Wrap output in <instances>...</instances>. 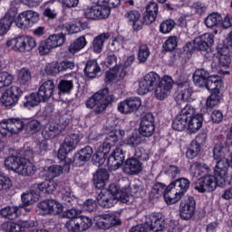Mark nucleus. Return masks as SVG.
<instances>
[{
  "mask_svg": "<svg viewBox=\"0 0 232 232\" xmlns=\"http://www.w3.org/2000/svg\"><path fill=\"white\" fill-rule=\"evenodd\" d=\"M227 169H229V160H221L217 162L214 169V175L206 174L194 183V189L198 193H211L215 191L217 186L219 188L226 186L227 179Z\"/></svg>",
  "mask_w": 232,
  "mask_h": 232,
  "instance_id": "obj_1",
  "label": "nucleus"
},
{
  "mask_svg": "<svg viewBox=\"0 0 232 232\" xmlns=\"http://www.w3.org/2000/svg\"><path fill=\"white\" fill-rule=\"evenodd\" d=\"M110 89L107 87L95 92L91 98L85 102V106L89 110H93L95 115H101L106 111V108L117 102V97L114 94H109Z\"/></svg>",
  "mask_w": 232,
  "mask_h": 232,
  "instance_id": "obj_2",
  "label": "nucleus"
},
{
  "mask_svg": "<svg viewBox=\"0 0 232 232\" xmlns=\"http://www.w3.org/2000/svg\"><path fill=\"white\" fill-rule=\"evenodd\" d=\"M193 82L198 88H207V90H215L218 86L224 84L220 76H210L209 72L204 69H198L194 72Z\"/></svg>",
  "mask_w": 232,
  "mask_h": 232,
  "instance_id": "obj_3",
  "label": "nucleus"
},
{
  "mask_svg": "<svg viewBox=\"0 0 232 232\" xmlns=\"http://www.w3.org/2000/svg\"><path fill=\"white\" fill-rule=\"evenodd\" d=\"M189 186H191V181L187 178H179L170 182L169 188H170V189H176V192L174 198L170 195H165V201L167 204H177V202H179V200L188 193Z\"/></svg>",
  "mask_w": 232,
  "mask_h": 232,
  "instance_id": "obj_4",
  "label": "nucleus"
},
{
  "mask_svg": "<svg viewBox=\"0 0 232 232\" xmlns=\"http://www.w3.org/2000/svg\"><path fill=\"white\" fill-rule=\"evenodd\" d=\"M6 46H12L14 52H32L37 46V42L32 36L22 35L6 42Z\"/></svg>",
  "mask_w": 232,
  "mask_h": 232,
  "instance_id": "obj_5",
  "label": "nucleus"
},
{
  "mask_svg": "<svg viewBox=\"0 0 232 232\" xmlns=\"http://www.w3.org/2000/svg\"><path fill=\"white\" fill-rule=\"evenodd\" d=\"M195 115V107L187 104L176 116L172 122V128L176 131H184L188 128V121Z\"/></svg>",
  "mask_w": 232,
  "mask_h": 232,
  "instance_id": "obj_6",
  "label": "nucleus"
},
{
  "mask_svg": "<svg viewBox=\"0 0 232 232\" xmlns=\"http://www.w3.org/2000/svg\"><path fill=\"white\" fill-rule=\"evenodd\" d=\"M161 80L160 75L155 72L145 74L140 81L138 93L140 95H146L149 92H153Z\"/></svg>",
  "mask_w": 232,
  "mask_h": 232,
  "instance_id": "obj_7",
  "label": "nucleus"
},
{
  "mask_svg": "<svg viewBox=\"0 0 232 232\" xmlns=\"http://www.w3.org/2000/svg\"><path fill=\"white\" fill-rule=\"evenodd\" d=\"M173 84H175L173 78H171V76L164 75L154 88L155 98L158 101L168 99L169 93H171V90H173Z\"/></svg>",
  "mask_w": 232,
  "mask_h": 232,
  "instance_id": "obj_8",
  "label": "nucleus"
},
{
  "mask_svg": "<svg viewBox=\"0 0 232 232\" xmlns=\"http://www.w3.org/2000/svg\"><path fill=\"white\" fill-rule=\"evenodd\" d=\"M23 96V90L17 86H11L5 91L1 97V102L6 108L10 106H15L19 100Z\"/></svg>",
  "mask_w": 232,
  "mask_h": 232,
  "instance_id": "obj_9",
  "label": "nucleus"
},
{
  "mask_svg": "<svg viewBox=\"0 0 232 232\" xmlns=\"http://www.w3.org/2000/svg\"><path fill=\"white\" fill-rule=\"evenodd\" d=\"M39 21V14L34 11H25L21 13L15 20L16 26L21 30L32 28Z\"/></svg>",
  "mask_w": 232,
  "mask_h": 232,
  "instance_id": "obj_10",
  "label": "nucleus"
},
{
  "mask_svg": "<svg viewBox=\"0 0 232 232\" xmlns=\"http://www.w3.org/2000/svg\"><path fill=\"white\" fill-rule=\"evenodd\" d=\"M96 226L99 229H110L115 226H121V219L114 214H102L95 216Z\"/></svg>",
  "mask_w": 232,
  "mask_h": 232,
  "instance_id": "obj_11",
  "label": "nucleus"
},
{
  "mask_svg": "<svg viewBox=\"0 0 232 232\" xmlns=\"http://www.w3.org/2000/svg\"><path fill=\"white\" fill-rule=\"evenodd\" d=\"M197 209V201L195 198L189 196L185 201H181L179 205V217L182 220H190L195 215Z\"/></svg>",
  "mask_w": 232,
  "mask_h": 232,
  "instance_id": "obj_12",
  "label": "nucleus"
},
{
  "mask_svg": "<svg viewBox=\"0 0 232 232\" xmlns=\"http://www.w3.org/2000/svg\"><path fill=\"white\" fill-rule=\"evenodd\" d=\"M139 131L142 137H151L155 133V117L153 114L149 112L142 117Z\"/></svg>",
  "mask_w": 232,
  "mask_h": 232,
  "instance_id": "obj_13",
  "label": "nucleus"
},
{
  "mask_svg": "<svg viewBox=\"0 0 232 232\" xmlns=\"http://www.w3.org/2000/svg\"><path fill=\"white\" fill-rule=\"evenodd\" d=\"M213 44H215V35L211 33L201 34L194 40V48L200 52H208Z\"/></svg>",
  "mask_w": 232,
  "mask_h": 232,
  "instance_id": "obj_14",
  "label": "nucleus"
},
{
  "mask_svg": "<svg viewBox=\"0 0 232 232\" xmlns=\"http://www.w3.org/2000/svg\"><path fill=\"white\" fill-rule=\"evenodd\" d=\"M15 15H17V8L11 7L6 11L5 16L0 19V35H5L8 33L14 21H15Z\"/></svg>",
  "mask_w": 232,
  "mask_h": 232,
  "instance_id": "obj_15",
  "label": "nucleus"
},
{
  "mask_svg": "<svg viewBox=\"0 0 232 232\" xmlns=\"http://www.w3.org/2000/svg\"><path fill=\"white\" fill-rule=\"evenodd\" d=\"M124 151L122 149H115L107 160V166L111 171H115L124 164Z\"/></svg>",
  "mask_w": 232,
  "mask_h": 232,
  "instance_id": "obj_16",
  "label": "nucleus"
},
{
  "mask_svg": "<svg viewBox=\"0 0 232 232\" xmlns=\"http://www.w3.org/2000/svg\"><path fill=\"white\" fill-rule=\"evenodd\" d=\"M123 17L125 21L132 26L133 30L137 32L142 30V24H144V16L142 20H140V12H139V10H128L123 14Z\"/></svg>",
  "mask_w": 232,
  "mask_h": 232,
  "instance_id": "obj_17",
  "label": "nucleus"
},
{
  "mask_svg": "<svg viewBox=\"0 0 232 232\" xmlns=\"http://www.w3.org/2000/svg\"><path fill=\"white\" fill-rule=\"evenodd\" d=\"M38 208L47 215H61L63 205L54 199H46L39 203Z\"/></svg>",
  "mask_w": 232,
  "mask_h": 232,
  "instance_id": "obj_18",
  "label": "nucleus"
},
{
  "mask_svg": "<svg viewBox=\"0 0 232 232\" xmlns=\"http://www.w3.org/2000/svg\"><path fill=\"white\" fill-rule=\"evenodd\" d=\"M159 15V4L157 2H150L146 5V12L143 15V23L144 24H151L155 23L157 20V16Z\"/></svg>",
  "mask_w": 232,
  "mask_h": 232,
  "instance_id": "obj_19",
  "label": "nucleus"
},
{
  "mask_svg": "<svg viewBox=\"0 0 232 232\" xmlns=\"http://www.w3.org/2000/svg\"><path fill=\"white\" fill-rule=\"evenodd\" d=\"M54 90L55 83H53V80H47L40 85L37 94L40 95L43 102H46L48 99L53 96Z\"/></svg>",
  "mask_w": 232,
  "mask_h": 232,
  "instance_id": "obj_20",
  "label": "nucleus"
},
{
  "mask_svg": "<svg viewBox=\"0 0 232 232\" xmlns=\"http://www.w3.org/2000/svg\"><path fill=\"white\" fill-rule=\"evenodd\" d=\"M93 155V149L90 146H85L84 148L79 150L73 157L74 164H79L82 166L86 162H90Z\"/></svg>",
  "mask_w": 232,
  "mask_h": 232,
  "instance_id": "obj_21",
  "label": "nucleus"
},
{
  "mask_svg": "<svg viewBox=\"0 0 232 232\" xmlns=\"http://www.w3.org/2000/svg\"><path fill=\"white\" fill-rule=\"evenodd\" d=\"M176 84L179 90H180L179 98L184 102L192 101L193 98H191V96L193 95V89L189 87V82L188 80H182V76H180L179 79L176 82Z\"/></svg>",
  "mask_w": 232,
  "mask_h": 232,
  "instance_id": "obj_22",
  "label": "nucleus"
},
{
  "mask_svg": "<svg viewBox=\"0 0 232 232\" xmlns=\"http://www.w3.org/2000/svg\"><path fill=\"white\" fill-rule=\"evenodd\" d=\"M110 180V173L106 169H98L93 175V186L95 189H103L106 182Z\"/></svg>",
  "mask_w": 232,
  "mask_h": 232,
  "instance_id": "obj_23",
  "label": "nucleus"
},
{
  "mask_svg": "<svg viewBox=\"0 0 232 232\" xmlns=\"http://www.w3.org/2000/svg\"><path fill=\"white\" fill-rule=\"evenodd\" d=\"M123 171L126 175H139L142 171V161L135 160L133 157L128 159L125 161Z\"/></svg>",
  "mask_w": 232,
  "mask_h": 232,
  "instance_id": "obj_24",
  "label": "nucleus"
},
{
  "mask_svg": "<svg viewBox=\"0 0 232 232\" xmlns=\"http://www.w3.org/2000/svg\"><path fill=\"white\" fill-rule=\"evenodd\" d=\"M35 171H37V167H35L32 161L23 158L16 173L23 177H32L33 175H35Z\"/></svg>",
  "mask_w": 232,
  "mask_h": 232,
  "instance_id": "obj_25",
  "label": "nucleus"
},
{
  "mask_svg": "<svg viewBox=\"0 0 232 232\" xmlns=\"http://www.w3.org/2000/svg\"><path fill=\"white\" fill-rule=\"evenodd\" d=\"M189 171L193 177H200V175L211 174V168L204 162L196 161L190 165Z\"/></svg>",
  "mask_w": 232,
  "mask_h": 232,
  "instance_id": "obj_26",
  "label": "nucleus"
},
{
  "mask_svg": "<svg viewBox=\"0 0 232 232\" xmlns=\"http://www.w3.org/2000/svg\"><path fill=\"white\" fill-rule=\"evenodd\" d=\"M111 37L110 33H102L94 37L92 41V50L94 53H101L104 50V44L108 43Z\"/></svg>",
  "mask_w": 232,
  "mask_h": 232,
  "instance_id": "obj_27",
  "label": "nucleus"
},
{
  "mask_svg": "<svg viewBox=\"0 0 232 232\" xmlns=\"http://www.w3.org/2000/svg\"><path fill=\"white\" fill-rule=\"evenodd\" d=\"M83 72L88 79H95L101 73V66H99L96 60H89L85 64Z\"/></svg>",
  "mask_w": 232,
  "mask_h": 232,
  "instance_id": "obj_28",
  "label": "nucleus"
},
{
  "mask_svg": "<svg viewBox=\"0 0 232 232\" xmlns=\"http://www.w3.org/2000/svg\"><path fill=\"white\" fill-rule=\"evenodd\" d=\"M96 200L98 202V204L101 206V208H113L114 204H117V199L115 198V197L113 195H110L107 194L106 192H102L101 191L97 198Z\"/></svg>",
  "mask_w": 232,
  "mask_h": 232,
  "instance_id": "obj_29",
  "label": "nucleus"
},
{
  "mask_svg": "<svg viewBox=\"0 0 232 232\" xmlns=\"http://www.w3.org/2000/svg\"><path fill=\"white\" fill-rule=\"evenodd\" d=\"M220 88H222V86H218L215 89H208V92H211V94L207 99V108H215V106H218L220 104V101H222V92H220Z\"/></svg>",
  "mask_w": 232,
  "mask_h": 232,
  "instance_id": "obj_30",
  "label": "nucleus"
},
{
  "mask_svg": "<svg viewBox=\"0 0 232 232\" xmlns=\"http://www.w3.org/2000/svg\"><path fill=\"white\" fill-rule=\"evenodd\" d=\"M79 142H81V136H79V134L72 133L65 137L61 146L65 150V151L72 153V151L77 148Z\"/></svg>",
  "mask_w": 232,
  "mask_h": 232,
  "instance_id": "obj_31",
  "label": "nucleus"
},
{
  "mask_svg": "<svg viewBox=\"0 0 232 232\" xmlns=\"http://www.w3.org/2000/svg\"><path fill=\"white\" fill-rule=\"evenodd\" d=\"M119 142V135H117V130H111L104 141L102 142V148L104 153H109L110 150H111L112 146H115Z\"/></svg>",
  "mask_w": 232,
  "mask_h": 232,
  "instance_id": "obj_32",
  "label": "nucleus"
},
{
  "mask_svg": "<svg viewBox=\"0 0 232 232\" xmlns=\"http://www.w3.org/2000/svg\"><path fill=\"white\" fill-rule=\"evenodd\" d=\"M60 194L64 206H67V208H73V206H75V197H73L72 188H70V186L65 185L63 187Z\"/></svg>",
  "mask_w": 232,
  "mask_h": 232,
  "instance_id": "obj_33",
  "label": "nucleus"
},
{
  "mask_svg": "<svg viewBox=\"0 0 232 232\" xmlns=\"http://www.w3.org/2000/svg\"><path fill=\"white\" fill-rule=\"evenodd\" d=\"M40 192L35 188V184L31 188L30 191L27 193L22 194V204L23 206H31L39 200Z\"/></svg>",
  "mask_w": 232,
  "mask_h": 232,
  "instance_id": "obj_34",
  "label": "nucleus"
},
{
  "mask_svg": "<svg viewBox=\"0 0 232 232\" xmlns=\"http://www.w3.org/2000/svg\"><path fill=\"white\" fill-rule=\"evenodd\" d=\"M61 133V129L57 123H49L42 130V137L45 140H50L51 139H55L57 135Z\"/></svg>",
  "mask_w": 232,
  "mask_h": 232,
  "instance_id": "obj_35",
  "label": "nucleus"
},
{
  "mask_svg": "<svg viewBox=\"0 0 232 232\" xmlns=\"http://www.w3.org/2000/svg\"><path fill=\"white\" fill-rule=\"evenodd\" d=\"M202 122H204L202 114H194L188 118L187 126L190 133H197V131L202 128Z\"/></svg>",
  "mask_w": 232,
  "mask_h": 232,
  "instance_id": "obj_36",
  "label": "nucleus"
},
{
  "mask_svg": "<svg viewBox=\"0 0 232 232\" xmlns=\"http://www.w3.org/2000/svg\"><path fill=\"white\" fill-rule=\"evenodd\" d=\"M0 215L3 218L7 220H16L19 217V207L7 206L0 209Z\"/></svg>",
  "mask_w": 232,
  "mask_h": 232,
  "instance_id": "obj_37",
  "label": "nucleus"
},
{
  "mask_svg": "<svg viewBox=\"0 0 232 232\" xmlns=\"http://www.w3.org/2000/svg\"><path fill=\"white\" fill-rule=\"evenodd\" d=\"M34 188L38 189L39 193H47L48 195L53 193L57 189V183L49 179L39 184H34Z\"/></svg>",
  "mask_w": 232,
  "mask_h": 232,
  "instance_id": "obj_38",
  "label": "nucleus"
},
{
  "mask_svg": "<svg viewBox=\"0 0 232 232\" xmlns=\"http://www.w3.org/2000/svg\"><path fill=\"white\" fill-rule=\"evenodd\" d=\"M47 43L49 46L53 50V48H57L58 46H63L64 44V41H66V33H60L57 34H51L47 39Z\"/></svg>",
  "mask_w": 232,
  "mask_h": 232,
  "instance_id": "obj_39",
  "label": "nucleus"
},
{
  "mask_svg": "<svg viewBox=\"0 0 232 232\" xmlns=\"http://www.w3.org/2000/svg\"><path fill=\"white\" fill-rule=\"evenodd\" d=\"M47 43L49 46L53 50V48H57L58 46H63L64 44V41H66V33H60L57 34H51L47 39Z\"/></svg>",
  "mask_w": 232,
  "mask_h": 232,
  "instance_id": "obj_40",
  "label": "nucleus"
},
{
  "mask_svg": "<svg viewBox=\"0 0 232 232\" xmlns=\"http://www.w3.org/2000/svg\"><path fill=\"white\" fill-rule=\"evenodd\" d=\"M23 159L24 158H21V156H9L5 160V166L7 169H11L12 171H14V173H17Z\"/></svg>",
  "mask_w": 232,
  "mask_h": 232,
  "instance_id": "obj_41",
  "label": "nucleus"
},
{
  "mask_svg": "<svg viewBox=\"0 0 232 232\" xmlns=\"http://www.w3.org/2000/svg\"><path fill=\"white\" fill-rule=\"evenodd\" d=\"M226 151H227V147L226 146V142L224 141H218L216 143L214 149H213V157L215 160H227V159L224 158V155H226Z\"/></svg>",
  "mask_w": 232,
  "mask_h": 232,
  "instance_id": "obj_42",
  "label": "nucleus"
},
{
  "mask_svg": "<svg viewBox=\"0 0 232 232\" xmlns=\"http://www.w3.org/2000/svg\"><path fill=\"white\" fill-rule=\"evenodd\" d=\"M205 24L208 28H215L222 25V15L218 13H212L205 19Z\"/></svg>",
  "mask_w": 232,
  "mask_h": 232,
  "instance_id": "obj_43",
  "label": "nucleus"
},
{
  "mask_svg": "<svg viewBox=\"0 0 232 232\" xmlns=\"http://www.w3.org/2000/svg\"><path fill=\"white\" fill-rule=\"evenodd\" d=\"M43 102V99L41 96L35 92H33L27 96H25V101L24 102V108H35V106H39V104Z\"/></svg>",
  "mask_w": 232,
  "mask_h": 232,
  "instance_id": "obj_44",
  "label": "nucleus"
},
{
  "mask_svg": "<svg viewBox=\"0 0 232 232\" xmlns=\"http://www.w3.org/2000/svg\"><path fill=\"white\" fill-rule=\"evenodd\" d=\"M10 123V135H17L20 131L24 130L25 123L19 118L9 119Z\"/></svg>",
  "mask_w": 232,
  "mask_h": 232,
  "instance_id": "obj_45",
  "label": "nucleus"
},
{
  "mask_svg": "<svg viewBox=\"0 0 232 232\" xmlns=\"http://www.w3.org/2000/svg\"><path fill=\"white\" fill-rule=\"evenodd\" d=\"M170 191L171 188H169V186L166 187L162 183H156L151 188V193L156 196V198L162 197V195L164 196V198H166V195H169Z\"/></svg>",
  "mask_w": 232,
  "mask_h": 232,
  "instance_id": "obj_46",
  "label": "nucleus"
},
{
  "mask_svg": "<svg viewBox=\"0 0 232 232\" xmlns=\"http://www.w3.org/2000/svg\"><path fill=\"white\" fill-rule=\"evenodd\" d=\"M41 128H43V125L41 124V121L37 120H31L24 125V130L26 133H29V135H35V133H39V131H41Z\"/></svg>",
  "mask_w": 232,
  "mask_h": 232,
  "instance_id": "obj_47",
  "label": "nucleus"
},
{
  "mask_svg": "<svg viewBox=\"0 0 232 232\" xmlns=\"http://www.w3.org/2000/svg\"><path fill=\"white\" fill-rule=\"evenodd\" d=\"M87 44L88 42H86V38L84 36H80L70 44L68 50L70 53H77V52H81V50H82Z\"/></svg>",
  "mask_w": 232,
  "mask_h": 232,
  "instance_id": "obj_48",
  "label": "nucleus"
},
{
  "mask_svg": "<svg viewBox=\"0 0 232 232\" xmlns=\"http://www.w3.org/2000/svg\"><path fill=\"white\" fill-rule=\"evenodd\" d=\"M150 55H151V52H150V47H148V44H141L139 46V52H138V61L141 64H144L148 59H150Z\"/></svg>",
  "mask_w": 232,
  "mask_h": 232,
  "instance_id": "obj_49",
  "label": "nucleus"
},
{
  "mask_svg": "<svg viewBox=\"0 0 232 232\" xmlns=\"http://www.w3.org/2000/svg\"><path fill=\"white\" fill-rule=\"evenodd\" d=\"M73 90V81L72 80H61L58 83V93L61 95L66 94V93H71L72 91Z\"/></svg>",
  "mask_w": 232,
  "mask_h": 232,
  "instance_id": "obj_50",
  "label": "nucleus"
},
{
  "mask_svg": "<svg viewBox=\"0 0 232 232\" xmlns=\"http://www.w3.org/2000/svg\"><path fill=\"white\" fill-rule=\"evenodd\" d=\"M200 153V144L197 141H191L186 151V157L188 160H193L195 157H198Z\"/></svg>",
  "mask_w": 232,
  "mask_h": 232,
  "instance_id": "obj_51",
  "label": "nucleus"
},
{
  "mask_svg": "<svg viewBox=\"0 0 232 232\" xmlns=\"http://www.w3.org/2000/svg\"><path fill=\"white\" fill-rule=\"evenodd\" d=\"M45 171L48 179H53L59 177L63 173V169L60 165H52L45 168Z\"/></svg>",
  "mask_w": 232,
  "mask_h": 232,
  "instance_id": "obj_52",
  "label": "nucleus"
},
{
  "mask_svg": "<svg viewBox=\"0 0 232 232\" xmlns=\"http://www.w3.org/2000/svg\"><path fill=\"white\" fill-rule=\"evenodd\" d=\"M97 8L98 21H102L110 17V14H111V11L110 10V7L108 5H105V4H100L98 0Z\"/></svg>",
  "mask_w": 232,
  "mask_h": 232,
  "instance_id": "obj_53",
  "label": "nucleus"
},
{
  "mask_svg": "<svg viewBox=\"0 0 232 232\" xmlns=\"http://www.w3.org/2000/svg\"><path fill=\"white\" fill-rule=\"evenodd\" d=\"M30 81H32V73L28 69H22L18 74V82L22 86H26V84H30Z\"/></svg>",
  "mask_w": 232,
  "mask_h": 232,
  "instance_id": "obj_54",
  "label": "nucleus"
},
{
  "mask_svg": "<svg viewBox=\"0 0 232 232\" xmlns=\"http://www.w3.org/2000/svg\"><path fill=\"white\" fill-rule=\"evenodd\" d=\"M76 220L78 222V227H80V232L90 229L92 224V218L86 216H80L79 218H76Z\"/></svg>",
  "mask_w": 232,
  "mask_h": 232,
  "instance_id": "obj_55",
  "label": "nucleus"
},
{
  "mask_svg": "<svg viewBox=\"0 0 232 232\" xmlns=\"http://www.w3.org/2000/svg\"><path fill=\"white\" fill-rule=\"evenodd\" d=\"M175 20L173 19H167L164 20L160 24V32L161 34H170L173 28L176 26Z\"/></svg>",
  "mask_w": 232,
  "mask_h": 232,
  "instance_id": "obj_56",
  "label": "nucleus"
},
{
  "mask_svg": "<svg viewBox=\"0 0 232 232\" xmlns=\"http://www.w3.org/2000/svg\"><path fill=\"white\" fill-rule=\"evenodd\" d=\"M114 198L116 199V204L118 201L122 202V204H130L133 198L128 193V189L121 188Z\"/></svg>",
  "mask_w": 232,
  "mask_h": 232,
  "instance_id": "obj_57",
  "label": "nucleus"
},
{
  "mask_svg": "<svg viewBox=\"0 0 232 232\" xmlns=\"http://www.w3.org/2000/svg\"><path fill=\"white\" fill-rule=\"evenodd\" d=\"M84 17L86 19H90L91 21H99V12L97 8V5L92 7L86 8L83 13Z\"/></svg>",
  "mask_w": 232,
  "mask_h": 232,
  "instance_id": "obj_58",
  "label": "nucleus"
},
{
  "mask_svg": "<svg viewBox=\"0 0 232 232\" xmlns=\"http://www.w3.org/2000/svg\"><path fill=\"white\" fill-rule=\"evenodd\" d=\"M14 82V76L6 72H0V89L10 86Z\"/></svg>",
  "mask_w": 232,
  "mask_h": 232,
  "instance_id": "obj_59",
  "label": "nucleus"
},
{
  "mask_svg": "<svg viewBox=\"0 0 232 232\" xmlns=\"http://www.w3.org/2000/svg\"><path fill=\"white\" fill-rule=\"evenodd\" d=\"M126 143L131 148H137V146H140V144H142V137L138 133L132 134L126 140Z\"/></svg>",
  "mask_w": 232,
  "mask_h": 232,
  "instance_id": "obj_60",
  "label": "nucleus"
},
{
  "mask_svg": "<svg viewBox=\"0 0 232 232\" xmlns=\"http://www.w3.org/2000/svg\"><path fill=\"white\" fill-rule=\"evenodd\" d=\"M44 72L47 75H57V73H61L59 69V62H53L51 63H47L44 68Z\"/></svg>",
  "mask_w": 232,
  "mask_h": 232,
  "instance_id": "obj_61",
  "label": "nucleus"
},
{
  "mask_svg": "<svg viewBox=\"0 0 232 232\" xmlns=\"http://www.w3.org/2000/svg\"><path fill=\"white\" fill-rule=\"evenodd\" d=\"M106 153L103 150L101 151H97L94 154H92V160L93 164H96L98 166H102V164H104V162H106Z\"/></svg>",
  "mask_w": 232,
  "mask_h": 232,
  "instance_id": "obj_62",
  "label": "nucleus"
},
{
  "mask_svg": "<svg viewBox=\"0 0 232 232\" xmlns=\"http://www.w3.org/2000/svg\"><path fill=\"white\" fill-rule=\"evenodd\" d=\"M136 160H140V162H142L144 160H148L150 159V154L144 148H137L134 152V156L132 157Z\"/></svg>",
  "mask_w": 232,
  "mask_h": 232,
  "instance_id": "obj_63",
  "label": "nucleus"
},
{
  "mask_svg": "<svg viewBox=\"0 0 232 232\" xmlns=\"http://www.w3.org/2000/svg\"><path fill=\"white\" fill-rule=\"evenodd\" d=\"M106 63L109 70H120L121 68V62H117V56L115 54L107 56Z\"/></svg>",
  "mask_w": 232,
  "mask_h": 232,
  "instance_id": "obj_64",
  "label": "nucleus"
}]
</instances>
